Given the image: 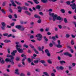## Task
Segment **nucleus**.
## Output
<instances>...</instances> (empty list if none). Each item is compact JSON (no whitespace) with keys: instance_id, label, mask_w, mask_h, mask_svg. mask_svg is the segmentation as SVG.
I'll return each instance as SVG.
<instances>
[{"instance_id":"nucleus-22","label":"nucleus","mask_w":76,"mask_h":76,"mask_svg":"<svg viewBox=\"0 0 76 76\" xmlns=\"http://www.w3.org/2000/svg\"><path fill=\"white\" fill-rule=\"evenodd\" d=\"M7 57H10V58H14V57H13V56H12V55L9 54H7Z\"/></svg>"},{"instance_id":"nucleus-14","label":"nucleus","mask_w":76,"mask_h":76,"mask_svg":"<svg viewBox=\"0 0 76 76\" xmlns=\"http://www.w3.org/2000/svg\"><path fill=\"white\" fill-rule=\"evenodd\" d=\"M41 6L39 5H37L36 7V9H38V10H40L41 9Z\"/></svg>"},{"instance_id":"nucleus-30","label":"nucleus","mask_w":76,"mask_h":76,"mask_svg":"<svg viewBox=\"0 0 76 76\" xmlns=\"http://www.w3.org/2000/svg\"><path fill=\"white\" fill-rule=\"evenodd\" d=\"M15 60L16 61H19L20 60V58L19 57H17L15 58Z\"/></svg>"},{"instance_id":"nucleus-12","label":"nucleus","mask_w":76,"mask_h":76,"mask_svg":"<svg viewBox=\"0 0 76 76\" xmlns=\"http://www.w3.org/2000/svg\"><path fill=\"white\" fill-rule=\"evenodd\" d=\"M17 50L18 51L19 53H23V50L22 49L17 48Z\"/></svg>"},{"instance_id":"nucleus-20","label":"nucleus","mask_w":76,"mask_h":76,"mask_svg":"<svg viewBox=\"0 0 76 76\" xmlns=\"http://www.w3.org/2000/svg\"><path fill=\"white\" fill-rule=\"evenodd\" d=\"M15 2L17 4H18V5H21L22 4L21 3H19V2H18L16 0L15 1Z\"/></svg>"},{"instance_id":"nucleus-15","label":"nucleus","mask_w":76,"mask_h":76,"mask_svg":"<svg viewBox=\"0 0 76 76\" xmlns=\"http://www.w3.org/2000/svg\"><path fill=\"white\" fill-rule=\"evenodd\" d=\"M4 42L5 43H9V42H10L11 41L10 40L5 39L4 41Z\"/></svg>"},{"instance_id":"nucleus-11","label":"nucleus","mask_w":76,"mask_h":76,"mask_svg":"<svg viewBox=\"0 0 76 76\" xmlns=\"http://www.w3.org/2000/svg\"><path fill=\"white\" fill-rule=\"evenodd\" d=\"M17 53V50H13V52H12L11 53V56H12V57H13V56H15V53Z\"/></svg>"},{"instance_id":"nucleus-62","label":"nucleus","mask_w":76,"mask_h":76,"mask_svg":"<svg viewBox=\"0 0 76 76\" xmlns=\"http://www.w3.org/2000/svg\"><path fill=\"white\" fill-rule=\"evenodd\" d=\"M27 75L28 76H30L31 75V72H29L27 73Z\"/></svg>"},{"instance_id":"nucleus-39","label":"nucleus","mask_w":76,"mask_h":76,"mask_svg":"<svg viewBox=\"0 0 76 76\" xmlns=\"http://www.w3.org/2000/svg\"><path fill=\"white\" fill-rule=\"evenodd\" d=\"M1 11L4 14H6V11H4V10H1Z\"/></svg>"},{"instance_id":"nucleus-56","label":"nucleus","mask_w":76,"mask_h":76,"mask_svg":"<svg viewBox=\"0 0 76 76\" xmlns=\"http://www.w3.org/2000/svg\"><path fill=\"white\" fill-rule=\"evenodd\" d=\"M8 18H9L10 19H12V16L11 15H9L8 16Z\"/></svg>"},{"instance_id":"nucleus-58","label":"nucleus","mask_w":76,"mask_h":76,"mask_svg":"<svg viewBox=\"0 0 76 76\" xmlns=\"http://www.w3.org/2000/svg\"><path fill=\"white\" fill-rule=\"evenodd\" d=\"M72 65L73 66V67H74V66H76V64L75 63H72Z\"/></svg>"},{"instance_id":"nucleus-36","label":"nucleus","mask_w":76,"mask_h":76,"mask_svg":"<svg viewBox=\"0 0 76 76\" xmlns=\"http://www.w3.org/2000/svg\"><path fill=\"white\" fill-rule=\"evenodd\" d=\"M13 59H11V61L10 62L11 63V64H12V65H13V64H14V61H13Z\"/></svg>"},{"instance_id":"nucleus-21","label":"nucleus","mask_w":76,"mask_h":76,"mask_svg":"<svg viewBox=\"0 0 76 76\" xmlns=\"http://www.w3.org/2000/svg\"><path fill=\"white\" fill-rule=\"evenodd\" d=\"M33 1H34V3L37 4H38L39 3V2L38 1V0H33Z\"/></svg>"},{"instance_id":"nucleus-17","label":"nucleus","mask_w":76,"mask_h":76,"mask_svg":"<svg viewBox=\"0 0 76 76\" xmlns=\"http://www.w3.org/2000/svg\"><path fill=\"white\" fill-rule=\"evenodd\" d=\"M22 47V45H16V48L17 50H18V48H20Z\"/></svg>"},{"instance_id":"nucleus-26","label":"nucleus","mask_w":76,"mask_h":76,"mask_svg":"<svg viewBox=\"0 0 76 76\" xmlns=\"http://www.w3.org/2000/svg\"><path fill=\"white\" fill-rule=\"evenodd\" d=\"M40 62L42 63V64H44V63H45V61L43 60H41L40 61Z\"/></svg>"},{"instance_id":"nucleus-25","label":"nucleus","mask_w":76,"mask_h":76,"mask_svg":"<svg viewBox=\"0 0 76 76\" xmlns=\"http://www.w3.org/2000/svg\"><path fill=\"white\" fill-rule=\"evenodd\" d=\"M43 74L45 75L46 76H50V75H49V74H48V73L47 72H44Z\"/></svg>"},{"instance_id":"nucleus-10","label":"nucleus","mask_w":76,"mask_h":76,"mask_svg":"<svg viewBox=\"0 0 76 76\" xmlns=\"http://www.w3.org/2000/svg\"><path fill=\"white\" fill-rule=\"evenodd\" d=\"M12 59H14V58H11L9 59L8 58H7L5 59V61L7 62V63H8L9 61L10 62V61H12Z\"/></svg>"},{"instance_id":"nucleus-61","label":"nucleus","mask_w":76,"mask_h":76,"mask_svg":"<svg viewBox=\"0 0 76 76\" xmlns=\"http://www.w3.org/2000/svg\"><path fill=\"white\" fill-rule=\"evenodd\" d=\"M49 31V28H47L45 29V31L46 32H47V31Z\"/></svg>"},{"instance_id":"nucleus-27","label":"nucleus","mask_w":76,"mask_h":76,"mask_svg":"<svg viewBox=\"0 0 76 76\" xmlns=\"http://www.w3.org/2000/svg\"><path fill=\"white\" fill-rule=\"evenodd\" d=\"M56 47L57 48H62V45H60V44L57 45Z\"/></svg>"},{"instance_id":"nucleus-49","label":"nucleus","mask_w":76,"mask_h":76,"mask_svg":"<svg viewBox=\"0 0 76 76\" xmlns=\"http://www.w3.org/2000/svg\"><path fill=\"white\" fill-rule=\"evenodd\" d=\"M7 52L8 54H10V49L9 48L7 49Z\"/></svg>"},{"instance_id":"nucleus-47","label":"nucleus","mask_w":76,"mask_h":76,"mask_svg":"<svg viewBox=\"0 0 76 76\" xmlns=\"http://www.w3.org/2000/svg\"><path fill=\"white\" fill-rule=\"evenodd\" d=\"M37 22L38 23H41V20H39L37 21Z\"/></svg>"},{"instance_id":"nucleus-33","label":"nucleus","mask_w":76,"mask_h":76,"mask_svg":"<svg viewBox=\"0 0 76 76\" xmlns=\"http://www.w3.org/2000/svg\"><path fill=\"white\" fill-rule=\"evenodd\" d=\"M52 39L55 41L56 40V38L55 36H53L52 37Z\"/></svg>"},{"instance_id":"nucleus-64","label":"nucleus","mask_w":76,"mask_h":76,"mask_svg":"<svg viewBox=\"0 0 76 76\" xmlns=\"http://www.w3.org/2000/svg\"><path fill=\"white\" fill-rule=\"evenodd\" d=\"M3 75L4 76H9V75H8V74H4Z\"/></svg>"},{"instance_id":"nucleus-18","label":"nucleus","mask_w":76,"mask_h":76,"mask_svg":"<svg viewBox=\"0 0 76 76\" xmlns=\"http://www.w3.org/2000/svg\"><path fill=\"white\" fill-rule=\"evenodd\" d=\"M34 17L35 18H38V19H40V18H41V17L40 16L37 14H35Z\"/></svg>"},{"instance_id":"nucleus-40","label":"nucleus","mask_w":76,"mask_h":76,"mask_svg":"<svg viewBox=\"0 0 76 76\" xmlns=\"http://www.w3.org/2000/svg\"><path fill=\"white\" fill-rule=\"evenodd\" d=\"M46 54L48 57H50L51 56V54H50V52H49L47 53H46Z\"/></svg>"},{"instance_id":"nucleus-35","label":"nucleus","mask_w":76,"mask_h":76,"mask_svg":"<svg viewBox=\"0 0 76 76\" xmlns=\"http://www.w3.org/2000/svg\"><path fill=\"white\" fill-rule=\"evenodd\" d=\"M45 53H46V54H47V53H48L50 52H49V51L48 50V49H46L45 50Z\"/></svg>"},{"instance_id":"nucleus-6","label":"nucleus","mask_w":76,"mask_h":76,"mask_svg":"<svg viewBox=\"0 0 76 76\" xmlns=\"http://www.w3.org/2000/svg\"><path fill=\"white\" fill-rule=\"evenodd\" d=\"M2 26L1 28L2 30H5V26H6V23L4 22H2L1 23Z\"/></svg>"},{"instance_id":"nucleus-4","label":"nucleus","mask_w":76,"mask_h":76,"mask_svg":"<svg viewBox=\"0 0 76 76\" xmlns=\"http://www.w3.org/2000/svg\"><path fill=\"white\" fill-rule=\"evenodd\" d=\"M29 46H30V47L31 48H34L33 50L35 53L37 54H39V52L36 50V49L35 48H34V46L33 45H32L30 44L29 45Z\"/></svg>"},{"instance_id":"nucleus-5","label":"nucleus","mask_w":76,"mask_h":76,"mask_svg":"<svg viewBox=\"0 0 76 76\" xmlns=\"http://www.w3.org/2000/svg\"><path fill=\"white\" fill-rule=\"evenodd\" d=\"M18 10H22V9H23V10H27L28 9L27 7L25 6L23 7L18 6Z\"/></svg>"},{"instance_id":"nucleus-52","label":"nucleus","mask_w":76,"mask_h":76,"mask_svg":"<svg viewBox=\"0 0 76 76\" xmlns=\"http://www.w3.org/2000/svg\"><path fill=\"white\" fill-rule=\"evenodd\" d=\"M21 57H26V55H24V54H22L21 55Z\"/></svg>"},{"instance_id":"nucleus-38","label":"nucleus","mask_w":76,"mask_h":76,"mask_svg":"<svg viewBox=\"0 0 76 76\" xmlns=\"http://www.w3.org/2000/svg\"><path fill=\"white\" fill-rule=\"evenodd\" d=\"M24 58H23L22 60V62H24V61H25V59H26V56H25V57H24Z\"/></svg>"},{"instance_id":"nucleus-50","label":"nucleus","mask_w":76,"mask_h":76,"mask_svg":"<svg viewBox=\"0 0 76 76\" xmlns=\"http://www.w3.org/2000/svg\"><path fill=\"white\" fill-rule=\"evenodd\" d=\"M72 45H74L75 43H74V42L73 41V40H71V42Z\"/></svg>"},{"instance_id":"nucleus-51","label":"nucleus","mask_w":76,"mask_h":76,"mask_svg":"<svg viewBox=\"0 0 76 76\" xmlns=\"http://www.w3.org/2000/svg\"><path fill=\"white\" fill-rule=\"evenodd\" d=\"M60 11L61 12H62V13H65V11L64 10H61Z\"/></svg>"},{"instance_id":"nucleus-19","label":"nucleus","mask_w":76,"mask_h":76,"mask_svg":"<svg viewBox=\"0 0 76 76\" xmlns=\"http://www.w3.org/2000/svg\"><path fill=\"white\" fill-rule=\"evenodd\" d=\"M60 63L61 64H63V63L64 64H66V61L63 60L60 61Z\"/></svg>"},{"instance_id":"nucleus-63","label":"nucleus","mask_w":76,"mask_h":76,"mask_svg":"<svg viewBox=\"0 0 76 76\" xmlns=\"http://www.w3.org/2000/svg\"><path fill=\"white\" fill-rule=\"evenodd\" d=\"M20 76H25V74H23V73H21L20 74Z\"/></svg>"},{"instance_id":"nucleus-28","label":"nucleus","mask_w":76,"mask_h":76,"mask_svg":"<svg viewBox=\"0 0 76 76\" xmlns=\"http://www.w3.org/2000/svg\"><path fill=\"white\" fill-rule=\"evenodd\" d=\"M43 38H44V39L45 40V41H48V39H47L46 38V36L44 37H43Z\"/></svg>"},{"instance_id":"nucleus-48","label":"nucleus","mask_w":76,"mask_h":76,"mask_svg":"<svg viewBox=\"0 0 76 76\" xmlns=\"http://www.w3.org/2000/svg\"><path fill=\"white\" fill-rule=\"evenodd\" d=\"M1 64H4V61L3 59H2V61H1Z\"/></svg>"},{"instance_id":"nucleus-2","label":"nucleus","mask_w":76,"mask_h":76,"mask_svg":"<svg viewBox=\"0 0 76 76\" xmlns=\"http://www.w3.org/2000/svg\"><path fill=\"white\" fill-rule=\"evenodd\" d=\"M15 28L18 29H20L21 31H23L25 30V28L22 26L19 25H16Z\"/></svg>"},{"instance_id":"nucleus-1","label":"nucleus","mask_w":76,"mask_h":76,"mask_svg":"<svg viewBox=\"0 0 76 76\" xmlns=\"http://www.w3.org/2000/svg\"><path fill=\"white\" fill-rule=\"evenodd\" d=\"M49 15H50V16H52V17H53V21H55L56 20V19L57 20H63V18H61V17H60V16L58 17V15H54V13L51 14V12H49Z\"/></svg>"},{"instance_id":"nucleus-44","label":"nucleus","mask_w":76,"mask_h":76,"mask_svg":"<svg viewBox=\"0 0 76 76\" xmlns=\"http://www.w3.org/2000/svg\"><path fill=\"white\" fill-rule=\"evenodd\" d=\"M70 37V35L69 34H66V38H69Z\"/></svg>"},{"instance_id":"nucleus-31","label":"nucleus","mask_w":76,"mask_h":76,"mask_svg":"<svg viewBox=\"0 0 76 76\" xmlns=\"http://www.w3.org/2000/svg\"><path fill=\"white\" fill-rule=\"evenodd\" d=\"M34 63L37 64V63H39V61L38 60H35L34 61Z\"/></svg>"},{"instance_id":"nucleus-41","label":"nucleus","mask_w":76,"mask_h":76,"mask_svg":"<svg viewBox=\"0 0 76 76\" xmlns=\"http://www.w3.org/2000/svg\"><path fill=\"white\" fill-rule=\"evenodd\" d=\"M38 49L39 51H41L42 50L41 48V47H40L39 46L38 47Z\"/></svg>"},{"instance_id":"nucleus-16","label":"nucleus","mask_w":76,"mask_h":76,"mask_svg":"<svg viewBox=\"0 0 76 76\" xmlns=\"http://www.w3.org/2000/svg\"><path fill=\"white\" fill-rule=\"evenodd\" d=\"M25 13L27 15H28V16H31V14L29 13L28 11H26L25 12Z\"/></svg>"},{"instance_id":"nucleus-13","label":"nucleus","mask_w":76,"mask_h":76,"mask_svg":"<svg viewBox=\"0 0 76 76\" xmlns=\"http://www.w3.org/2000/svg\"><path fill=\"white\" fill-rule=\"evenodd\" d=\"M10 2L11 3L12 6H14V7H16V4H15V2H14L13 0H12L10 1Z\"/></svg>"},{"instance_id":"nucleus-45","label":"nucleus","mask_w":76,"mask_h":76,"mask_svg":"<svg viewBox=\"0 0 76 76\" xmlns=\"http://www.w3.org/2000/svg\"><path fill=\"white\" fill-rule=\"evenodd\" d=\"M59 68L60 69H61V70H63V69H64V68L62 66H60L59 67Z\"/></svg>"},{"instance_id":"nucleus-46","label":"nucleus","mask_w":76,"mask_h":76,"mask_svg":"<svg viewBox=\"0 0 76 76\" xmlns=\"http://www.w3.org/2000/svg\"><path fill=\"white\" fill-rule=\"evenodd\" d=\"M3 35L5 37H7L8 35V33H5L3 34Z\"/></svg>"},{"instance_id":"nucleus-53","label":"nucleus","mask_w":76,"mask_h":76,"mask_svg":"<svg viewBox=\"0 0 76 76\" xmlns=\"http://www.w3.org/2000/svg\"><path fill=\"white\" fill-rule=\"evenodd\" d=\"M30 25H32V26H34V22H31L30 23Z\"/></svg>"},{"instance_id":"nucleus-9","label":"nucleus","mask_w":76,"mask_h":76,"mask_svg":"<svg viewBox=\"0 0 76 76\" xmlns=\"http://www.w3.org/2000/svg\"><path fill=\"white\" fill-rule=\"evenodd\" d=\"M31 58L32 59H31L30 58H28L27 60L29 63H31V62H32V60H33V59H35V58L34 57V56H31Z\"/></svg>"},{"instance_id":"nucleus-59","label":"nucleus","mask_w":76,"mask_h":76,"mask_svg":"<svg viewBox=\"0 0 76 76\" xmlns=\"http://www.w3.org/2000/svg\"><path fill=\"white\" fill-rule=\"evenodd\" d=\"M57 42L58 44V45H59L61 44V43L60 42V40H58Z\"/></svg>"},{"instance_id":"nucleus-42","label":"nucleus","mask_w":76,"mask_h":76,"mask_svg":"<svg viewBox=\"0 0 76 76\" xmlns=\"http://www.w3.org/2000/svg\"><path fill=\"white\" fill-rule=\"evenodd\" d=\"M27 52L28 53H29V54H31V53H32V52L31 51V50L29 49L28 50Z\"/></svg>"},{"instance_id":"nucleus-43","label":"nucleus","mask_w":76,"mask_h":76,"mask_svg":"<svg viewBox=\"0 0 76 76\" xmlns=\"http://www.w3.org/2000/svg\"><path fill=\"white\" fill-rule=\"evenodd\" d=\"M49 46L50 47H52L53 46V44L52 43H50L49 45Z\"/></svg>"},{"instance_id":"nucleus-3","label":"nucleus","mask_w":76,"mask_h":76,"mask_svg":"<svg viewBox=\"0 0 76 76\" xmlns=\"http://www.w3.org/2000/svg\"><path fill=\"white\" fill-rule=\"evenodd\" d=\"M36 37H37V40L38 41H41L42 39V35L40 34H38L36 35L35 36Z\"/></svg>"},{"instance_id":"nucleus-55","label":"nucleus","mask_w":76,"mask_h":76,"mask_svg":"<svg viewBox=\"0 0 76 76\" xmlns=\"http://www.w3.org/2000/svg\"><path fill=\"white\" fill-rule=\"evenodd\" d=\"M30 39H32L34 38V35H32L30 36Z\"/></svg>"},{"instance_id":"nucleus-57","label":"nucleus","mask_w":76,"mask_h":76,"mask_svg":"<svg viewBox=\"0 0 76 76\" xmlns=\"http://www.w3.org/2000/svg\"><path fill=\"white\" fill-rule=\"evenodd\" d=\"M12 32H16V30L15 29H12Z\"/></svg>"},{"instance_id":"nucleus-60","label":"nucleus","mask_w":76,"mask_h":76,"mask_svg":"<svg viewBox=\"0 0 76 76\" xmlns=\"http://www.w3.org/2000/svg\"><path fill=\"white\" fill-rule=\"evenodd\" d=\"M14 25H15V23H13L11 24V26H14Z\"/></svg>"},{"instance_id":"nucleus-29","label":"nucleus","mask_w":76,"mask_h":76,"mask_svg":"<svg viewBox=\"0 0 76 76\" xmlns=\"http://www.w3.org/2000/svg\"><path fill=\"white\" fill-rule=\"evenodd\" d=\"M48 63H49V64H52V62L51 61L50 59H48L47 60Z\"/></svg>"},{"instance_id":"nucleus-23","label":"nucleus","mask_w":76,"mask_h":76,"mask_svg":"<svg viewBox=\"0 0 76 76\" xmlns=\"http://www.w3.org/2000/svg\"><path fill=\"white\" fill-rule=\"evenodd\" d=\"M41 1L42 3H45L48 2V0H41Z\"/></svg>"},{"instance_id":"nucleus-7","label":"nucleus","mask_w":76,"mask_h":76,"mask_svg":"<svg viewBox=\"0 0 76 76\" xmlns=\"http://www.w3.org/2000/svg\"><path fill=\"white\" fill-rule=\"evenodd\" d=\"M70 6L71 7H72V8L73 10L74 9L76 10V5L75 3H73L72 4H70Z\"/></svg>"},{"instance_id":"nucleus-54","label":"nucleus","mask_w":76,"mask_h":76,"mask_svg":"<svg viewBox=\"0 0 76 76\" xmlns=\"http://www.w3.org/2000/svg\"><path fill=\"white\" fill-rule=\"evenodd\" d=\"M58 27L59 29H61V28H62V26L60 25H58Z\"/></svg>"},{"instance_id":"nucleus-37","label":"nucleus","mask_w":76,"mask_h":76,"mask_svg":"<svg viewBox=\"0 0 76 76\" xmlns=\"http://www.w3.org/2000/svg\"><path fill=\"white\" fill-rule=\"evenodd\" d=\"M66 3L68 5H69L70 4V2L69 1H68L66 2Z\"/></svg>"},{"instance_id":"nucleus-24","label":"nucleus","mask_w":76,"mask_h":76,"mask_svg":"<svg viewBox=\"0 0 76 76\" xmlns=\"http://www.w3.org/2000/svg\"><path fill=\"white\" fill-rule=\"evenodd\" d=\"M15 73H16L17 75H19V73L18 72L19 71V69H15Z\"/></svg>"},{"instance_id":"nucleus-34","label":"nucleus","mask_w":76,"mask_h":76,"mask_svg":"<svg viewBox=\"0 0 76 76\" xmlns=\"http://www.w3.org/2000/svg\"><path fill=\"white\" fill-rule=\"evenodd\" d=\"M64 21L65 23H67V19H66V18H64Z\"/></svg>"},{"instance_id":"nucleus-32","label":"nucleus","mask_w":76,"mask_h":76,"mask_svg":"<svg viewBox=\"0 0 76 76\" xmlns=\"http://www.w3.org/2000/svg\"><path fill=\"white\" fill-rule=\"evenodd\" d=\"M23 47H26V48H28V46L26 45V44H24L23 45Z\"/></svg>"},{"instance_id":"nucleus-8","label":"nucleus","mask_w":76,"mask_h":76,"mask_svg":"<svg viewBox=\"0 0 76 76\" xmlns=\"http://www.w3.org/2000/svg\"><path fill=\"white\" fill-rule=\"evenodd\" d=\"M64 54L65 56H66V55H67V56H68L70 57H72V54H70V53H69V52H67L64 53Z\"/></svg>"}]
</instances>
